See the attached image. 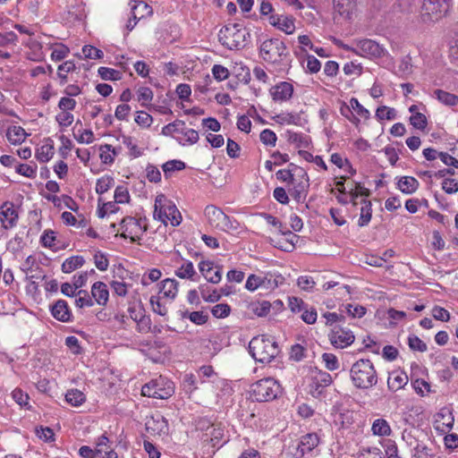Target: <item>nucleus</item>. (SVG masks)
<instances>
[{
	"label": "nucleus",
	"mask_w": 458,
	"mask_h": 458,
	"mask_svg": "<svg viewBox=\"0 0 458 458\" xmlns=\"http://www.w3.org/2000/svg\"><path fill=\"white\" fill-rule=\"evenodd\" d=\"M353 386L359 389H369L377 383V370L369 359H360L354 362L350 369Z\"/></svg>",
	"instance_id": "nucleus-1"
},
{
	"label": "nucleus",
	"mask_w": 458,
	"mask_h": 458,
	"mask_svg": "<svg viewBox=\"0 0 458 458\" xmlns=\"http://www.w3.org/2000/svg\"><path fill=\"white\" fill-rule=\"evenodd\" d=\"M249 352L256 361L269 363L278 354L279 349L277 343L273 338L261 335L250 340Z\"/></svg>",
	"instance_id": "nucleus-2"
},
{
	"label": "nucleus",
	"mask_w": 458,
	"mask_h": 458,
	"mask_svg": "<svg viewBox=\"0 0 458 458\" xmlns=\"http://www.w3.org/2000/svg\"><path fill=\"white\" fill-rule=\"evenodd\" d=\"M219 42L230 50L243 48L250 41V33L240 24L224 26L218 33Z\"/></svg>",
	"instance_id": "nucleus-3"
},
{
	"label": "nucleus",
	"mask_w": 458,
	"mask_h": 458,
	"mask_svg": "<svg viewBox=\"0 0 458 458\" xmlns=\"http://www.w3.org/2000/svg\"><path fill=\"white\" fill-rule=\"evenodd\" d=\"M153 216L165 225L169 220L173 226H177L182 222L181 213L175 204L164 194H159L156 197Z\"/></svg>",
	"instance_id": "nucleus-4"
},
{
	"label": "nucleus",
	"mask_w": 458,
	"mask_h": 458,
	"mask_svg": "<svg viewBox=\"0 0 458 458\" xmlns=\"http://www.w3.org/2000/svg\"><path fill=\"white\" fill-rule=\"evenodd\" d=\"M281 394L279 383L272 377L262 378L250 386V396L256 402H269Z\"/></svg>",
	"instance_id": "nucleus-5"
},
{
	"label": "nucleus",
	"mask_w": 458,
	"mask_h": 458,
	"mask_svg": "<svg viewBox=\"0 0 458 458\" xmlns=\"http://www.w3.org/2000/svg\"><path fill=\"white\" fill-rule=\"evenodd\" d=\"M453 0H423L420 16L424 22H435L445 17L452 7Z\"/></svg>",
	"instance_id": "nucleus-6"
},
{
	"label": "nucleus",
	"mask_w": 458,
	"mask_h": 458,
	"mask_svg": "<svg viewBox=\"0 0 458 458\" xmlns=\"http://www.w3.org/2000/svg\"><path fill=\"white\" fill-rule=\"evenodd\" d=\"M174 393V382L163 376L151 379L141 387L142 395L157 399H167Z\"/></svg>",
	"instance_id": "nucleus-7"
},
{
	"label": "nucleus",
	"mask_w": 458,
	"mask_h": 458,
	"mask_svg": "<svg viewBox=\"0 0 458 458\" xmlns=\"http://www.w3.org/2000/svg\"><path fill=\"white\" fill-rule=\"evenodd\" d=\"M264 61L272 64H282L289 55L285 44L279 38L265 40L259 48Z\"/></svg>",
	"instance_id": "nucleus-8"
},
{
	"label": "nucleus",
	"mask_w": 458,
	"mask_h": 458,
	"mask_svg": "<svg viewBox=\"0 0 458 458\" xmlns=\"http://www.w3.org/2000/svg\"><path fill=\"white\" fill-rule=\"evenodd\" d=\"M147 231L146 218L144 221L138 220L132 216L124 217L120 223V228L116 232V237L120 233V236L124 239H130L131 242L140 240V235Z\"/></svg>",
	"instance_id": "nucleus-9"
},
{
	"label": "nucleus",
	"mask_w": 458,
	"mask_h": 458,
	"mask_svg": "<svg viewBox=\"0 0 458 458\" xmlns=\"http://www.w3.org/2000/svg\"><path fill=\"white\" fill-rule=\"evenodd\" d=\"M204 215L207 217L208 224L216 229L227 232L237 228L234 225L236 221L232 220L221 208L214 205L207 206L204 210Z\"/></svg>",
	"instance_id": "nucleus-10"
},
{
	"label": "nucleus",
	"mask_w": 458,
	"mask_h": 458,
	"mask_svg": "<svg viewBox=\"0 0 458 458\" xmlns=\"http://www.w3.org/2000/svg\"><path fill=\"white\" fill-rule=\"evenodd\" d=\"M174 132L182 133L185 137V142L178 140L179 143L182 146L195 144L199 139V132L193 129L185 128V123L182 120H175L162 128V134L165 136H170Z\"/></svg>",
	"instance_id": "nucleus-11"
},
{
	"label": "nucleus",
	"mask_w": 458,
	"mask_h": 458,
	"mask_svg": "<svg viewBox=\"0 0 458 458\" xmlns=\"http://www.w3.org/2000/svg\"><path fill=\"white\" fill-rule=\"evenodd\" d=\"M347 49H351L356 55L370 59L383 57L387 53L386 50L378 43L368 38L358 40L355 43V47H347Z\"/></svg>",
	"instance_id": "nucleus-12"
},
{
	"label": "nucleus",
	"mask_w": 458,
	"mask_h": 458,
	"mask_svg": "<svg viewBox=\"0 0 458 458\" xmlns=\"http://www.w3.org/2000/svg\"><path fill=\"white\" fill-rule=\"evenodd\" d=\"M332 382V377L328 372L318 370L310 378L309 392L313 397L320 398L324 394L326 387L329 386Z\"/></svg>",
	"instance_id": "nucleus-13"
},
{
	"label": "nucleus",
	"mask_w": 458,
	"mask_h": 458,
	"mask_svg": "<svg viewBox=\"0 0 458 458\" xmlns=\"http://www.w3.org/2000/svg\"><path fill=\"white\" fill-rule=\"evenodd\" d=\"M145 429L153 437H160L168 434L169 426L166 419L157 412L146 418Z\"/></svg>",
	"instance_id": "nucleus-14"
},
{
	"label": "nucleus",
	"mask_w": 458,
	"mask_h": 458,
	"mask_svg": "<svg viewBox=\"0 0 458 458\" xmlns=\"http://www.w3.org/2000/svg\"><path fill=\"white\" fill-rule=\"evenodd\" d=\"M329 338L331 344L337 348H344L352 344L355 339L351 330L344 329L340 326H335L332 329Z\"/></svg>",
	"instance_id": "nucleus-15"
},
{
	"label": "nucleus",
	"mask_w": 458,
	"mask_h": 458,
	"mask_svg": "<svg viewBox=\"0 0 458 458\" xmlns=\"http://www.w3.org/2000/svg\"><path fill=\"white\" fill-rule=\"evenodd\" d=\"M268 22L273 27L291 35L295 30L294 18L291 15L271 14Z\"/></svg>",
	"instance_id": "nucleus-16"
},
{
	"label": "nucleus",
	"mask_w": 458,
	"mask_h": 458,
	"mask_svg": "<svg viewBox=\"0 0 458 458\" xmlns=\"http://www.w3.org/2000/svg\"><path fill=\"white\" fill-rule=\"evenodd\" d=\"M18 212L11 202L4 203L0 208V221L5 229L13 228L18 221Z\"/></svg>",
	"instance_id": "nucleus-17"
},
{
	"label": "nucleus",
	"mask_w": 458,
	"mask_h": 458,
	"mask_svg": "<svg viewBox=\"0 0 458 458\" xmlns=\"http://www.w3.org/2000/svg\"><path fill=\"white\" fill-rule=\"evenodd\" d=\"M319 443V438L317 434L310 433L301 437L294 456L301 458L305 454L311 452Z\"/></svg>",
	"instance_id": "nucleus-18"
},
{
	"label": "nucleus",
	"mask_w": 458,
	"mask_h": 458,
	"mask_svg": "<svg viewBox=\"0 0 458 458\" xmlns=\"http://www.w3.org/2000/svg\"><path fill=\"white\" fill-rule=\"evenodd\" d=\"M274 101H287L293 94V86L287 81H282L270 89Z\"/></svg>",
	"instance_id": "nucleus-19"
},
{
	"label": "nucleus",
	"mask_w": 458,
	"mask_h": 458,
	"mask_svg": "<svg viewBox=\"0 0 458 458\" xmlns=\"http://www.w3.org/2000/svg\"><path fill=\"white\" fill-rule=\"evenodd\" d=\"M214 270V263L211 261H201L199 264V269L203 276L212 284H218L222 278V267L216 266Z\"/></svg>",
	"instance_id": "nucleus-20"
},
{
	"label": "nucleus",
	"mask_w": 458,
	"mask_h": 458,
	"mask_svg": "<svg viewBox=\"0 0 458 458\" xmlns=\"http://www.w3.org/2000/svg\"><path fill=\"white\" fill-rule=\"evenodd\" d=\"M52 316L61 322H70L72 318V311L68 303L64 300H58L51 306Z\"/></svg>",
	"instance_id": "nucleus-21"
},
{
	"label": "nucleus",
	"mask_w": 458,
	"mask_h": 458,
	"mask_svg": "<svg viewBox=\"0 0 458 458\" xmlns=\"http://www.w3.org/2000/svg\"><path fill=\"white\" fill-rule=\"evenodd\" d=\"M335 12L346 19H351L356 9V0H334Z\"/></svg>",
	"instance_id": "nucleus-22"
},
{
	"label": "nucleus",
	"mask_w": 458,
	"mask_h": 458,
	"mask_svg": "<svg viewBox=\"0 0 458 458\" xmlns=\"http://www.w3.org/2000/svg\"><path fill=\"white\" fill-rule=\"evenodd\" d=\"M293 184V188L291 191L292 197L297 202H303L307 197L308 189L310 187V180H300L297 182L295 179V183Z\"/></svg>",
	"instance_id": "nucleus-23"
},
{
	"label": "nucleus",
	"mask_w": 458,
	"mask_h": 458,
	"mask_svg": "<svg viewBox=\"0 0 458 458\" xmlns=\"http://www.w3.org/2000/svg\"><path fill=\"white\" fill-rule=\"evenodd\" d=\"M419 181L412 176H403L397 182V188L405 194H411L419 188Z\"/></svg>",
	"instance_id": "nucleus-24"
},
{
	"label": "nucleus",
	"mask_w": 458,
	"mask_h": 458,
	"mask_svg": "<svg viewBox=\"0 0 458 458\" xmlns=\"http://www.w3.org/2000/svg\"><path fill=\"white\" fill-rule=\"evenodd\" d=\"M91 294L99 305H105L108 301V290L106 284L97 282L92 285Z\"/></svg>",
	"instance_id": "nucleus-25"
},
{
	"label": "nucleus",
	"mask_w": 458,
	"mask_h": 458,
	"mask_svg": "<svg viewBox=\"0 0 458 458\" xmlns=\"http://www.w3.org/2000/svg\"><path fill=\"white\" fill-rule=\"evenodd\" d=\"M95 449L98 457L112 458L114 449L111 447V441L105 435L98 437Z\"/></svg>",
	"instance_id": "nucleus-26"
},
{
	"label": "nucleus",
	"mask_w": 458,
	"mask_h": 458,
	"mask_svg": "<svg viewBox=\"0 0 458 458\" xmlns=\"http://www.w3.org/2000/svg\"><path fill=\"white\" fill-rule=\"evenodd\" d=\"M54 156V141L47 139L46 142L37 149L36 157L39 162L46 163Z\"/></svg>",
	"instance_id": "nucleus-27"
},
{
	"label": "nucleus",
	"mask_w": 458,
	"mask_h": 458,
	"mask_svg": "<svg viewBox=\"0 0 458 458\" xmlns=\"http://www.w3.org/2000/svg\"><path fill=\"white\" fill-rule=\"evenodd\" d=\"M178 282L174 279L166 278L161 283V286L159 288V294H162L163 297L174 299L178 292Z\"/></svg>",
	"instance_id": "nucleus-28"
},
{
	"label": "nucleus",
	"mask_w": 458,
	"mask_h": 458,
	"mask_svg": "<svg viewBox=\"0 0 458 458\" xmlns=\"http://www.w3.org/2000/svg\"><path fill=\"white\" fill-rule=\"evenodd\" d=\"M131 11L133 20H140L153 13L152 8L143 1H135Z\"/></svg>",
	"instance_id": "nucleus-29"
},
{
	"label": "nucleus",
	"mask_w": 458,
	"mask_h": 458,
	"mask_svg": "<svg viewBox=\"0 0 458 458\" xmlns=\"http://www.w3.org/2000/svg\"><path fill=\"white\" fill-rule=\"evenodd\" d=\"M408 382V377L405 374L392 373L387 379V386L391 391H397L403 388Z\"/></svg>",
	"instance_id": "nucleus-30"
},
{
	"label": "nucleus",
	"mask_w": 458,
	"mask_h": 458,
	"mask_svg": "<svg viewBox=\"0 0 458 458\" xmlns=\"http://www.w3.org/2000/svg\"><path fill=\"white\" fill-rule=\"evenodd\" d=\"M271 304L267 301H252L248 304V310L258 317H265L270 311Z\"/></svg>",
	"instance_id": "nucleus-31"
},
{
	"label": "nucleus",
	"mask_w": 458,
	"mask_h": 458,
	"mask_svg": "<svg viewBox=\"0 0 458 458\" xmlns=\"http://www.w3.org/2000/svg\"><path fill=\"white\" fill-rule=\"evenodd\" d=\"M434 96L442 104L448 106H454L458 104V96L443 89H436Z\"/></svg>",
	"instance_id": "nucleus-32"
},
{
	"label": "nucleus",
	"mask_w": 458,
	"mask_h": 458,
	"mask_svg": "<svg viewBox=\"0 0 458 458\" xmlns=\"http://www.w3.org/2000/svg\"><path fill=\"white\" fill-rule=\"evenodd\" d=\"M175 275L182 279H191L194 281V276H196L197 273L192 262L185 260L175 271Z\"/></svg>",
	"instance_id": "nucleus-33"
},
{
	"label": "nucleus",
	"mask_w": 458,
	"mask_h": 458,
	"mask_svg": "<svg viewBox=\"0 0 458 458\" xmlns=\"http://www.w3.org/2000/svg\"><path fill=\"white\" fill-rule=\"evenodd\" d=\"M6 137L12 144H19L25 140L26 132L21 126H12L7 130Z\"/></svg>",
	"instance_id": "nucleus-34"
},
{
	"label": "nucleus",
	"mask_w": 458,
	"mask_h": 458,
	"mask_svg": "<svg viewBox=\"0 0 458 458\" xmlns=\"http://www.w3.org/2000/svg\"><path fill=\"white\" fill-rule=\"evenodd\" d=\"M361 203L362 207L360 209V215L358 222V225L360 227L367 225L370 222L372 216L371 202L367 199H362Z\"/></svg>",
	"instance_id": "nucleus-35"
},
{
	"label": "nucleus",
	"mask_w": 458,
	"mask_h": 458,
	"mask_svg": "<svg viewBox=\"0 0 458 458\" xmlns=\"http://www.w3.org/2000/svg\"><path fill=\"white\" fill-rule=\"evenodd\" d=\"M84 264V259L81 256H73L66 259L62 264V271L64 273H71L81 267Z\"/></svg>",
	"instance_id": "nucleus-36"
},
{
	"label": "nucleus",
	"mask_w": 458,
	"mask_h": 458,
	"mask_svg": "<svg viewBox=\"0 0 458 458\" xmlns=\"http://www.w3.org/2000/svg\"><path fill=\"white\" fill-rule=\"evenodd\" d=\"M371 430L374 435L377 436H389L391 434V428L384 419H377L372 424Z\"/></svg>",
	"instance_id": "nucleus-37"
},
{
	"label": "nucleus",
	"mask_w": 458,
	"mask_h": 458,
	"mask_svg": "<svg viewBox=\"0 0 458 458\" xmlns=\"http://www.w3.org/2000/svg\"><path fill=\"white\" fill-rule=\"evenodd\" d=\"M114 213V203L113 201H106L103 197L98 199V215L100 218Z\"/></svg>",
	"instance_id": "nucleus-38"
},
{
	"label": "nucleus",
	"mask_w": 458,
	"mask_h": 458,
	"mask_svg": "<svg viewBox=\"0 0 458 458\" xmlns=\"http://www.w3.org/2000/svg\"><path fill=\"white\" fill-rule=\"evenodd\" d=\"M65 400L72 406H80L85 402L86 396L81 391L72 389L67 391Z\"/></svg>",
	"instance_id": "nucleus-39"
},
{
	"label": "nucleus",
	"mask_w": 458,
	"mask_h": 458,
	"mask_svg": "<svg viewBox=\"0 0 458 458\" xmlns=\"http://www.w3.org/2000/svg\"><path fill=\"white\" fill-rule=\"evenodd\" d=\"M284 281V277L283 276L268 273L263 276V288L275 289L282 284Z\"/></svg>",
	"instance_id": "nucleus-40"
},
{
	"label": "nucleus",
	"mask_w": 458,
	"mask_h": 458,
	"mask_svg": "<svg viewBox=\"0 0 458 458\" xmlns=\"http://www.w3.org/2000/svg\"><path fill=\"white\" fill-rule=\"evenodd\" d=\"M233 72L235 74L237 80L244 84H248L250 81L251 76L248 67L242 64H236L233 66Z\"/></svg>",
	"instance_id": "nucleus-41"
},
{
	"label": "nucleus",
	"mask_w": 458,
	"mask_h": 458,
	"mask_svg": "<svg viewBox=\"0 0 458 458\" xmlns=\"http://www.w3.org/2000/svg\"><path fill=\"white\" fill-rule=\"evenodd\" d=\"M114 184V179L111 175H105L98 179L96 183V191L99 197L106 192Z\"/></svg>",
	"instance_id": "nucleus-42"
},
{
	"label": "nucleus",
	"mask_w": 458,
	"mask_h": 458,
	"mask_svg": "<svg viewBox=\"0 0 458 458\" xmlns=\"http://www.w3.org/2000/svg\"><path fill=\"white\" fill-rule=\"evenodd\" d=\"M262 216L266 219V221L277 227L278 228V231L281 234L283 235H292V232L287 229L283 224L281 221H279L276 217H275L274 216L270 215V214H267V213H263L262 214Z\"/></svg>",
	"instance_id": "nucleus-43"
},
{
	"label": "nucleus",
	"mask_w": 458,
	"mask_h": 458,
	"mask_svg": "<svg viewBox=\"0 0 458 458\" xmlns=\"http://www.w3.org/2000/svg\"><path fill=\"white\" fill-rule=\"evenodd\" d=\"M376 117L378 120H394L396 117V111L393 107L381 106L376 111Z\"/></svg>",
	"instance_id": "nucleus-44"
},
{
	"label": "nucleus",
	"mask_w": 458,
	"mask_h": 458,
	"mask_svg": "<svg viewBox=\"0 0 458 458\" xmlns=\"http://www.w3.org/2000/svg\"><path fill=\"white\" fill-rule=\"evenodd\" d=\"M163 171L165 174V176H168V174L174 172V171H181L185 168L184 162L181 160H170L165 163L162 166Z\"/></svg>",
	"instance_id": "nucleus-45"
},
{
	"label": "nucleus",
	"mask_w": 458,
	"mask_h": 458,
	"mask_svg": "<svg viewBox=\"0 0 458 458\" xmlns=\"http://www.w3.org/2000/svg\"><path fill=\"white\" fill-rule=\"evenodd\" d=\"M410 123L414 128L421 131H423L428 125L427 117L420 112H416L414 114H411L410 117Z\"/></svg>",
	"instance_id": "nucleus-46"
},
{
	"label": "nucleus",
	"mask_w": 458,
	"mask_h": 458,
	"mask_svg": "<svg viewBox=\"0 0 458 458\" xmlns=\"http://www.w3.org/2000/svg\"><path fill=\"white\" fill-rule=\"evenodd\" d=\"M183 318L188 317L189 319L196 325H204L208 319V316L203 311H192L188 313L187 311L182 315Z\"/></svg>",
	"instance_id": "nucleus-47"
},
{
	"label": "nucleus",
	"mask_w": 458,
	"mask_h": 458,
	"mask_svg": "<svg viewBox=\"0 0 458 458\" xmlns=\"http://www.w3.org/2000/svg\"><path fill=\"white\" fill-rule=\"evenodd\" d=\"M123 143L129 149V155L131 157H139L142 155V151L138 148L137 144L133 142L131 137L123 136Z\"/></svg>",
	"instance_id": "nucleus-48"
},
{
	"label": "nucleus",
	"mask_w": 458,
	"mask_h": 458,
	"mask_svg": "<svg viewBox=\"0 0 458 458\" xmlns=\"http://www.w3.org/2000/svg\"><path fill=\"white\" fill-rule=\"evenodd\" d=\"M231 312V308L226 303H220L215 305L212 310V315L216 318H225L229 316Z\"/></svg>",
	"instance_id": "nucleus-49"
},
{
	"label": "nucleus",
	"mask_w": 458,
	"mask_h": 458,
	"mask_svg": "<svg viewBox=\"0 0 458 458\" xmlns=\"http://www.w3.org/2000/svg\"><path fill=\"white\" fill-rule=\"evenodd\" d=\"M408 345L412 351L424 352L427 351V344L417 335H410L408 337Z\"/></svg>",
	"instance_id": "nucleus-50"
},
{
	"label": "nucleus",
	"mask_w": 458,
	"mask_h": 458,
	"mask_svg": "<svg viewBox=\"0 0 458 458\" xmlns=\"http://www.w3.org/2000/svg\"><path fill=\"white\" fill-rule=\"evenodd\" d=\"M259 287L263 288V276L251 274L247 278L245 288L250 292L257 290Z\"/></svg>",
	"instance_id": "nucleus-51"
},
{
	"label": "nucleus",
	"mask_w": 458,
	"mask_h": 458,
	"mask_svg": "<svg viewBox=\"0 0 458 458\" xmlns=\"http://www.w3.org/2000/svg\"><path fill=\"white\" fill-rule=\"evenodd\" d=\"M16 173L28 178H35L37 174V166H31L28 164H20L15 167Z\"/></svg>",
	"instance_id": "nucleus-52"
},
{
	"label": "nucleus",
	"mask_w": 458,
	"mask_h": 458,
	"mask_svg": "<svg viewBox=\"0 0 458 458\" xmlns=\"http://www.w3.org/2000/svg\"><path fill=\"white\" fill-rule=\"evenodd\" d=\"M201 297L204 301L208 302H216L220 300L221 294L214 289L212 292H209L208 288H205L204 285L199 286Z\"/></svg>",
	"instance_id": "nucleus-53"
},
{
	"label": "nucleus",
	"mask_w": 458,
	"mask_h": 458,
	"mask_svg": "<svg viewBox=\"0 0 458 458\" xmlns=\"http://www.w3.org/2000/svg\"><path fill=\"white\" fill-rule=\"evenodd\" d=\"M150 305L152 307V310L160 315L165 316L167 313L166 307L161 302L160 296H151L149 300Z\"/></svg>",
	"instance_id": "nucleus-54"
},
{
	"label": "nucleus",
	"mask_w": 458,
	"mask_h": 458,
	"mask_svg": "<svg viewBox=\"0 0 458 458\" xmlns=\"http://www.w3.org/2000/svg\"><path fill=\"white\" fill-rule=\"evenodd\" d=\"M358 458H383V454L380 448L370 446L362 448Z\"/></svg>",
	"instance_id": "nucleus-55"
},
{
	"label": "nucleus",
	"mask_w": 458,
	"mask_h": 458,
	"mask_svg": "<svg viewBox=\"0 0 458 458\" xmlns=\"http://www.w3.org/2000/svg\"><path fill=\"white\" fill-rule=\"evenodd\" d=\"M75 69V64L72 61H66L59 65L58 76L62 79V83L67 81V73Z\"/></svg>",
	"instance_id": "nucleus-56"
},
{
	"label": "nucleus",
	"mask_w": 458,
	"mask_h": 458,
	"mask_svg": "<svg viewBox=\"0 0 458 458\" xmlns=\"http://www.w3.org/2000/svg\"><path fill=\"white\" fill-rule=\"evenodd\" d=\"M259 138L263 144L273 147L276 145L277 140L276 133L269 129L263 130L260 132Z\"/></svg>",
	"instance_id": "nucleus-57"
},
{
	"label": "nucleus",
	"mask_w": 458,
	"mask_h": 458,
	"mask_svg": "<svg viewBox=\"0 0 458 458\" xmlns=\"http://www.w3.org/2000/svg\"><path fill=\"white\" fill-rule=\"evenodd\" d=\"M161 271L157 268H153L148 273H145L141 277V284L148 285L150 283L157 281L161 277Z\"/></svg>",
	"instance_id": "nucleus-58"
},
{
	"label": "nucleus",
	"mask_w": 458,
	"mask_h": 458,
	"mask_svg": "<svg viewBox=\"0 0 458 458\" xmlns=\"http://www.w3.org/2000/svg\"><path fill=\"white\" fill-rule=\"evenodd\" d=\"M322 360L325 363L326 368L329 370H335L339 368L338 359L333 353H323Z\"/></svg>",
	"instance_id": "nucleus-59"
},
{
	"label": "nucleus",
	"mask_w": 458,
	"mask_h": 458,
	"mask_svg": "<svg viewBox=\"0 0 458 458\" xmlns=\"http://www.w3.org/2000/svg\"><path fill=\"white\" fill-rule=\"evenodd\" d=\"M82 54L85 58L89 59H99L103 56V52L100 49H98L97 47L90 45H86L83 47Z\"/></svg>",
	"instance_id": "nucleus-60"
},
{
	"label": "nucleus",
	"mask_w": 458,
	"mask_h": 458,
	"mask_svg": "<svg viewBox=\"0 0 458 458\" xmlns=\"http://www.w3.org/2000/svg\"><path fill=\"white\" fill-rule=\"evenodd\" d=\"M212 73L214 78L218 81L227 79L230 75L228 69L221 64H215L212 67Z\"/></svg>",
	"instance_id": "nucleus-61"
},
{
	"label": "nucleus",
	"mask_w": 458,
	"mask_h": 458,
	"mask_svg": "<svg viewBox=\"0 0 458 458\" xmlns=\"http://www.w3.org/2000/svg\"><path fill=\"white\" fill-rule=\"evenodd\" d=\"M12 397L20 406L23 407L28 405V401L30 399L29 394L24 393L21 389L15 388L12 392Z\"/></svg>",
	"instance_id": "nucleus-62"
},
{
	"label": "nucleus",
	"mask_w": 458,
	"mask_h": 458,
	"mask_svg": "<svg viewBox=\"0 0 458 458\" xmlns=\"http://www.w3.org/2000/svg\"><path fill=\"white\" fill-rule=\"evenodd\" d=\"M430 451L426 445L416 441V445L413 447V456L415 458H428L431 455Z\"/></svg>",
	"instance_id": "nucleus-63"
},
{
	"label": "nucleus",
	"mask_w": 458,
	"mask_h": 458,
	"mask_svg": "<svg viewBox=\"0 0 458 458\" xmlns=\"http://www.w3.org/2000/svg\"><path fill=\"white\" fill-rule=\"evenodd\" d=\"M442 190L447 194L458 191V182L452 178H445L442 182Z\"/></svg>",
	"instance_id": "nucleus-64"
}]
</instances>
